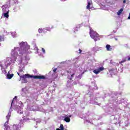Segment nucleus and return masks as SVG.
<instances>
[{"instance_id":"nucleus-1","label":"nucleus","mask_w":130,"mask_h":130,"mask_svg":"<svg viewBox=\"0 0 130 130\" xmlns=\"http://www.w3.org/2000/svg\"><path fill=\"white\" fill-rule=\"evenodd\" d=\"M18 44L19 47H15L11 49V58L8 57L0 62L2 74L7 75V71H8L6 76L8 79H11L14 77V74H11V71L13 70V64L16 62L17 57H18L17 63L20 66V72H23L25 66L28 63V60H30V58L28 56V54L30 53V45H28L27 42H22Z\"/></svg>"},{"instance_id":"nucleus-2","label":"nucleus","mask_w":130,"mask_h":130,"mask_svg":"<svg viewBox=\"0 0 130 130\" xmlns=\"http://www.w3.org/2000/svg\"><path fill=\"white\" fill-rule=\"evenodd\" d=\"M15 99H17V96H15L14 97L11 103L10 109L8 114L7 115L8 119L11 117V114L12 113V111H13V109L16 111L17 113H18V114H23V103L20 101L15 103V102H14Z\"/></svg>"},{"instance_id":"nucleus-3","label":"nucleus","mask_w":130,"mask_h":130,"mask_svg":"<svg viewBox=\"0 0 130 130\" xmlns=\"http://www.w3.org/2000/svg\"><path fill=\"white\" fill-rule=\"evenodd\" d=\"M76 72H77V70L74 68L70 69L68 71H67L68 73V79L71 80H73V78H77L79 80L82 78L83 74H84V72H81L78 74H76Z\"/></svg>"},{"instance_id":"nucleus-4","label":"nucleus","mask_w":130,"mask_h":130,"mask_svg":"<svg viewBox=\"0 0 130 130\" xmlns=\"http://www.w3.org/2000/svg\"><path fill=\"white\" fill-rule=\"evenodd\" d=\"M33 78L34 79H40L41 80H45L46 79V77L43 75H37V76H33V75H30L28 74L22 75L20 76V80H21V83L22 84H24V83H27L28 82V80H27V78Z\"/></svg>"},{"instance_id":"nucleus-5","label":"nucleus","mask_w":130,"mask_h":130,"mask_svg":"<svg viewBox=\"0 0 130 130\" xmlns=\"http://www.w3.org/2000/svg\"><path fill=\"white\" fill-rule=\"evenodd\" d=\"M7 121L4 124V129L5 130H21V125L20 124H14L13 125H11L10 127L8 125V123L9 122V120L10 119V117L9 119L7 117Z\"/></svg>"},{"instance_id":"nucleus-6","label":"nucleus","mask_w":130,"mask_h":130,"mask_svg":"<svg viewBox=\"0 0 130 130\" xmlns=\"http://www.w3.org/2000/svg\"><path fill=\"white\" fill-rule=\"evenodd\" d=\"M78 60L77 58H74L71 60H68L61 62V63L64 64L66 67H71L72 64H74L75 68H79V65L77 64L78 63Z\"/></svg>"},{"instance_id":"nucleus-7","label":"nucleus","mask_w":130,"mask_h":130,"mask_svg":"<svg viewBox=\"0 0 130 130\" xmlns=\"http://www.w3.org/2000/svg\"><path fill=\"white\" fill-rule=\"evenodd\" d=\"M26 102H27V108L28 110L30 111H35L38 109V108L35 106V104L32 101H30L29 99L26 100Z\"/></svg>"},{"instance_id":"nucleus-8","label":"nucleus","mask_w":130,"mask_h":130,"mask_svg":"<svg viewBox=\"0 0 130 130\" xmlns=\"http://www.w3.org/2000/svg\"><path fill=\"white\" fill-rule=\"evenodd\" d=\"M89 35L91 38L93 39L95 42L100 40L99 34H98L96 31L93 30L91 28H90Z\"/></svg>"},{"instance_id":"nucleus-9","label":"nucleus","mask_w":130,"mask_h":130,"mask_svg":"<svg viewBox=\"0 0 130 130\" xmlns=\"http://www.w3.org/2000/svg\"><path fill=\"white\" fill-rule=\"evenodd\" d=\"M2 8L4 18H6V19L9 18V12L10 11L9 10V6L8 5H5Z\"/></svg>"},{"instance_id":"nucleus-10","label":"nucleus","mask_w":130,"mask_h":130,"mask_svg":"<svg viewBox=\"0 0 130 130\" xmlns=\"http://www.w3.org/2000/svg\"><path fill=\"white\" fill-rule=\"evenodd\" d=\"M102 71H104V68L103 67L99 66L96 68V69L93 71V73L95 74V75H98V74H99L101 72H102Z\"/></svg>"},{"instance_id":"nucleus-11","label":"nucleus","mask_w":130,"mask_h":130,"mask_svg":"<svg viewBox=\"0 0 130 130\" xmlns=\"http://www.w3.org/2000/svg\"><path fill=\"white\" fill-rule=\"evenodd\" d=\"M90 103L91 104H94L95 105H98V103L95 102V99H94V95L93 94L90 95Z\"/></svg>"},{"instance_id":"nucleus-12","label":"nucleus","mask_w":130,"mask_h":130,"mask_svg":"<svg viewBox=\"0 0 130 130\" xmlns=\"http://www.w3.org/2000/svg\"><path fill=\"white\" fill-rule=\"evenodd\" d=\"M28 93V90L25 89V88H22L21 90V95L22 97H26L27 96V93Z\"/></svg>"},{"instance_id":"nucleus-13","label":"nucleus","mask_w":130,"mask_h":130,"mask_svg":"<svg viewBox=\"0 0 130 130\" xmlns=\"http://www.w3.org/2000/svg\"><path fill=\"white\" fill-rule=\"evenodd\" d=\"M62 118L66 122H70L71 121V118L68 116V115L62 116Z\"/></svg>"},{"instance_id":"nucleus-14","label":"nucleus","mask_w":130,"mask_h":130,"mask_svg":"<svg viewBox=\"0 0 130 130\" xmlns=\"http://www.w3.org/2000/svg\"><path fill=\"white\" fill-rule=\"evenodd\" d=\"M22 119H21L20 120V122L19 123L21 124L22 123H23V122H25V121H27V120H29V118H28V117L24 116L23 117H22Z\"/></svg>"},{"instance_id":"nucleus-15","label":"nucleus","mask_w":130,"mask_h":130,"mask_svg":"<svg viewBox=\"0 0 130 130\" xmlns=\"http://www.w3.org/2000/svg\"><path fill=\"white\" fill-rule=\"evenodd\" d=\"M56 71H57V69H54L53 71L50 72V74H52V73H53L52 75V78H56V77H57V75H55Z\"/></svg>"},{"instance_id":"nucleus-16","label":"nucleus","mask_w":130,"mask_h":130,"mask_svg":"<svg viewBox=\"0 0 130 130\" xmlns=\"http://www.w3.org/2000/svg\"><path fill=\"white\" fill-rule=\"evenodd\" d=\"M33 45L34 47H35L34 49H36V50H37V52L39 54V55H40V56H43V55L42 54V53H40L39 51H38V47L36 46V44H34Z\"/></svg>"},{"instance_id":"nucleus-17","label":"nucleus","mask_w":130,"mask_h":130,"mask_svg":"<svg viewBox=\"0 0 130 130\" xmlns=\"http://www.w3.org/2000/svg\"><path fill=\"white\" fill-rule=\"evenodd\" d=\"M106 48L107 51H111V50H112V48H111V46H110L109 44L106 45Z\"/></svg>"},{"instance_id":"nucleus-18","label":"nucleus","mask_w":130,"mask_h":130,"mask_svg":"<svg viewBox=\"0 0 130 130\" xmlns=\"http://www.w3.org/2000/svg\"><path fill=\"white\" fill-rule=\"evenodd\" d=\"M91 3H92L91 0H87V6H86L87 10H90V9H91V8H90V6H91Z\"/></svg>"},{"instance_id":"nucleus-19","label":"nucleus","mask_w":130,"mask_h":130,"mask_svg":"<svg viewBox=\"0 0 130 130\" xmlns=\"http://www.w3.org/2000/svg\"><path fill=\"white\" fill-rule=\"evenodd\" d=\"M80 29V25H78L76 26V27L73 28V32L74 33H76V32H78V30Z\"/></svg>"},{"instance_id":"nucleus-20","label":"nucleus","mask_w":130,"mask_h":130,"mask_svg":"<svg viewBox=\"0 0 130 130\" xmlns=\"http://www.w3.org/2000/svg\"><path fill=\"white\" fill-rule=\"evenodd\" d=\"M93 50L95 52L101 50V47H95L93 48Z\"/></svg>"},{"instance_id":"nucleus-21","label":"nucleus","mask_w":130,"mask_h":130,"mask_svg":"<svg viewBox=\"0 0 130 130\" xmlns=\"http://www.w3.org/2000/svg\"><path fill=\"white\" fill-rule=\"evenodd\" d=\"M123 12V8H121L118 12H117V15L120 16L121 15V13Z\"/></svg>"},{"instance_id":"nucleus-22","label":"nucleus","mask_w":130,"mask_h":130,"mask_svg":"<svg viewBox=\"0 0 130 130\" xmlns=\"http://www.w3.org/2000/svg\"><path fill=\"white\" fill-rule=\"evenodd\" d=\"M10 4H18V0H9Z\"/></svg>"},{"instance_id":"nucleus-23","label":"nucleus","mask_w":130,"mask_h":130,"mask_svg":"<svg viewBox=\"0 0 130 130\" xmlns=\"http://www.w3.org/2000/svg\"><path fill=\"white\" fill-rule=\"evenodd\" d=\"M114 72V69H111L109 71V74H110L111 76H112V75H114V72Z\"/></svg>"},{"instance_id":"nucleus-24","label":"nucleus","mask_w":130,"mask_h":130,"mask_svg":"<svg viewBox=\"0 0 130 130\" xmlns=\"http://www.w3.org/2000/svg\"><path fill=\"white\" fill-rule=\"evenodd\" d=\"M59 128H57L56 130H64V128L63 127V125L60 124Z\"/></svg>"},{"instance_id":"nucleus-25","label":"nucleus","mask_w":130,"mask_h":130,"mask_svg":"<svg viewBox=\"0 0 130 130\" xmlns=\"http://www.w3.org/2000/svg\"><path fill=\"white\" fill-rule=\"evenodd\" d=\"M47 31H51V29H53V26L45 27Z\"/></svg>"},{"instance_id":"nucleus-26","label":"nucleus","mask_w":130,"mask_h":130,"mask_svg":"<svg viewBox=\"0 0 130 130\" xmlns=\"http://www.w3.org/2000/svg\"><path fill=\"white\" fill-rule=\"evenodd\" d=\"M2 41H5V37L0 36V42H2Z\"/></svg>"},{"instance_id":"nucleus-27","label":"nucleus","mask_w":130,"mask_h":130,"mask_svg":"<svg viewBox=\"0 0 130 130\" xmlns=\"http://www.w3.org/2000/svg\"><path fill=\"white\" fill-rule=\"evenodd\" d=\"M11 35L13 38H16V35H17V33L16 32H11Z\"/></svg>"},{"instance_id":"nucleus-28","label":"nucleus","mask_w":130,"mask_h":130,"mask_svg":"<svg viewBox=\"0 0 130 130\" xmlns=\"http://www.w3.org/2000/svg\"><path fill=\"white\" fill-rule=\"evenodd\" d=\"M35 121H36L37 123H40L41 122V119H35Z\"/></svg>"},{"instance_id":"nucleus-29","label":"nucleus","mask_w":130,"mask_h":130,"mask_svg":"<svg viewBox=\"0 0 130 130\" xmlns=\"http://www.w3.org/2000/svg\"><path fill=\"white\" fill-rule=\"evenodd\" d=\"M38 32H39V33H42V32H43V28H39V29H38Z\"/></svg>"},{"instance_id":"nucleus-30","label":"nucleus","mask_w":130,"mask_h":130,"mask_svg":"<svg viewBox=\"0 0 130 130\" xmlns=\"http://www.w3.org/2000/svg\"><path fill=\"white\" fill-rule=\"evenodd\" d=\"M42 51L43 52V54H45V53H46L45 49L43 48H42Z\"/></svg>"},{"instance_id":"nucleus-31","label":"nucleus","mask_w":130,"mask_h":130,"mask_svg":"<svg viewBox=\"0 0 130 130\" xmlns=\"http://www.w3.org/2000/svg\"><path fill=\"white\" fill-rule=\"evenodd\" d=\"M43 33H47V30H46V28H43Z\"/></svg>"},{"instance_id":"nucleus-32","label":"nucleus","mask_w":130,"mask_h":130,"mask_svg":"<svg viewBox=\"0 0 130 130\" xmlns=\"http://www.w3.org/2000/svg\"><path fill=\"white\" fill-rule=\"evenodd\" d=\"M79 71H80V73H83V72H84V71L83 70V68H82V67L79 68Z\"/></svg>"},{"instance_id":"nucleus-33","label":"nucleus","mask_w":130,"mask_h":130,"mask_svg":"<svg viewBox=\"0 0 130 130\" xmlns=\"http://www.w3.org/2000/svg\"><path fill=\"white\" fill-rule=\"evenodd\" d=\"M93 89L94 90H97V89H98V87H97V85L96 84H94V87H93Z\"/></svg>"},{"instance_id":"nucleus-34","label":"nucleus","mask_w":130,"mask_h":130,"mask_svg":"<svg viewBox=\"0 0 130 130\" xmlns=\"http://www.w3.org/2000/svg\"><path fill=\"white\" fill-rule=\"evenodd\" d=\"M4 33L6 34V35H8L9 32H8V31L4 30Z\"/></svg>"},{"instance_id":"nucleus-35","label":"nucleus","mask_w":130,"mask_h":130,"mask_svg":"<svg viewBox=\"0 0 130 130\" xmlns=\"http://www.w3.org/2000/svg\"><path fill=\"white\" fill-rule=\"evenodd\" d=\"M68 117H69V118H71V117H72V115H68Z\"/></svg>"},{"instance_id":"nucleus-36","label":"nucleus","mask_w":130,"mask_h":130,"mask_svg":"<svg viewBox=\"0 0 130 130\" xmlns=\"http://www.w3.org/2000/svg\"><path fill=\"white\" fill-rule=\"evenodd\" d=\"M127 19H128V20H130V13L129 14V16H128Z\"/></svg>"},{"instance_id":"nucleus-37","label":"nucleus","mask_w":130,"mask_h":130,"mask_svg":"<svg viewBox=\"0 0 130 130\" xmlns=\"http://www.w3.org/2000/svg\"><path fill=\"white\" fill-rule=\"evenodd\" d=\"M129 124H130V123H127V124H126L125 125V126H128V125H129Z\"/></svg>"},{"instance_id":"nucleus-38","label":"nucleus","mask_w":130,"mask_h":130,"mask_svg":"<svg viewBox=\"0 0 130 130\" xmlns=\"http://www.w3.org/2000/svg\"><path fill=\"white\" fill-rule=\"evenodd\" d=\"M123 3L124 4H125V3H126V0H123Z\"/></svg>"},{"instance_id":"nucleus-39","label":"nucleus","mask_w":130,"mask_h":130,"mask_svg":"<svg viewBox=\"0 0 130 130\" xmlns=\"http://www.w3.org/2000/svg\"><path fill=\"white\" fill-rule=\"evenodd\" d=\"M79 53H81L82 52V50H81V49H79Z\"/></svg>"},{"instance_id":"nucleus-40","label":"nucleus","mask_w":130,"mask_h":130,"mask_svg":"<svg viewBox=\"0 0 130 130\" xmlns=\"http://www.w3.org/2000/svg\"><path fill=\"white\" fill-rule=\"evenodd\" d=\"M124 60H123V61H121L120 62V63H123V62H124Z\"/></svg>"},{"instance_id":"nucleus-41","label":"nucleus","mask_w":130,"mask_h":130,"mask_svg":"<svg viewBox=\"0 0 130 130\" xmlns=\"http://www.w3.org/2000/svg\"><path fill=\"white\" fill-rule=\"evenodd\" d=\"M127 60L130 61V57H128Z\"/></svg>"},{"instance_id":"nucleus-42","label":"nucleus","mask_w":130,"mask_h":130,"mask_svg":"<svg viewBox=\"0 0 130 130\" xmlns=\"http://www.w3.org/2000/svg\"><path fill=\"white\" fill-rule=\"evenodd\" d=\"M115 102H118V100H115Z\"/></svg>"},{"instance_id":"nucleus-43","label":"nucleus","mask_w":130,"mask_h":130,"mask_svg":"<svg viewBox=\"0 0 130 130\" xmlns=\"http://www.w3.org/2000/svg\"><path fill=\"white\" fill-rule=\"evenodd\" d=\"M67 0H61L62 2H66Z\"/></svg>"},{"instance_id":"nucleus-44","label":"nucleus","mask_w":130,"mask_h":130,"mask_svg":"<svg viewBox=\"0 0 130 130\" xmlns=\"http://www.w3.org/2000/svg\"><path fill=\"white\" fill-rule=\"evenodd\" d=\"M17 74L18 75V76H20V73H17Z\"/></svg>"},{"instance_id":"nucleus-45","label":"nucleus","mask_w":130,"mask_h":130,"mask_svg":"<svg viewBox=\"0 0 130 130\" xmlns=\"http://www.w3.org/2000/svg\"><path fill=\"white\" fill-rule=\"evenodd\" d=\"M115 40L117 41V38H115Z\"/></svg>"},{"instance_id":"nucleus-46","label":"nucleus","mask_w":130,"mask_h":130,"mask_svg":"<svg viewBox=\"0 0 130 130\" xmlns=\"http://www.w3.org/2000/svg\"><path fill=\"white\" fill-rule=\"evenodd\" d=\"M74 85H76L77 84V83H76V82H74Z\"/></svg>"},{"instance_id":"nucleus-47","label":"nucleus","mask_w":130,"mask_h":130,"mask_svg":"<svg viewBox=\"0 0 130 130\" xmlns=\"http://www.w3.org/2000/svg\"><path fill=\"white\" fill-rule=\"evenodd\" d=\"M91 119H94V117L93 118H90Z\"/></svg>"},{"instance_id":"nucleus-48","label":"nucleus","mask_w":130,"mask_h":130,"mask_svg":"<svg viewBox=\"0 0 130 130\" xmlns=\"http://www.w3.org/2000/svg\"><path fill=\"white\" fill-rule=\"evenodd\" d=\"M26 115H29V114H28V113L26 114Z\"/></svg>"},{"instance_id":"nucleus-49","label":"nucleus","mask_w":130,"mask_h":130,"mask_svg":"<svg viewBox=\"0 0 130 130\" xmlns=\"http://www.w3.org/2000/svg\"><path fill=\"white\" fill-rule=\"evenodd\" d=\"M91 116H92V115H90L89 116V117H91Z\"/></svg>"},{"instance_id":"nucleus-50","label":"nucleus","mask_w":130,"mask_h":130,"mask_svg":"<svg viewBox=\"0 0 130 130\" xmlns=\"http://www.w3.org/2000/svg\"><path fill=\"white\" fill-rule=\"evenodd\" d=\"M0 46H2V44L0 43Z\"/></svg>"},{"instance_id":"nucleus-51","label":"nucleus","mask_w":130,"mask_h":130,"mask_svg":"<svg viewBox=\"0 0 130 130\" xmlns=\"http://www.w3.org/2000/svg\"><path fill=\"white\" fill-rule=\"evenodd\" d=\"M116 31H114V33H116Z\"/></svg>"},{"instance_id":"nucleus-52","label":"nucleus","mask_w":130,"mask_h":130,"mask_svg":"<svg viewBox=\"0 0 130 130\" xmlns=\"http://www.w3.org/2000/svg\"><path fill=\"white\" fill-rule=\"evenodd\" d=\"M120 95H121V93H120Z\"/></svg>"},{"instance_id":"nucleus-53","label":"nucleus","mask_w":130,"mask_h":130,"mask_svg":"<svg viewBox=\"0 0 130 130\" xmlns=\"http://www.w3.org/2000/svg\"><path fill=\"white\" fill-rule=\"evenodd\" d=\"M13 10H15V9L14 8Z\"/></svg>"},{"instance_id":"nucleus-54","label":"nucleus","mask_w":130,"mask_h":130,"mask_svg":"<svg viewBox=\"0 0 130 130\" xmlns=\"http://www.w3.org/2000/svg\"><path fill=\"white\" fill-rule=\"evenodd\" d=\"M36 127V128H37V127Z\"/></svg>"}]
</instances>
